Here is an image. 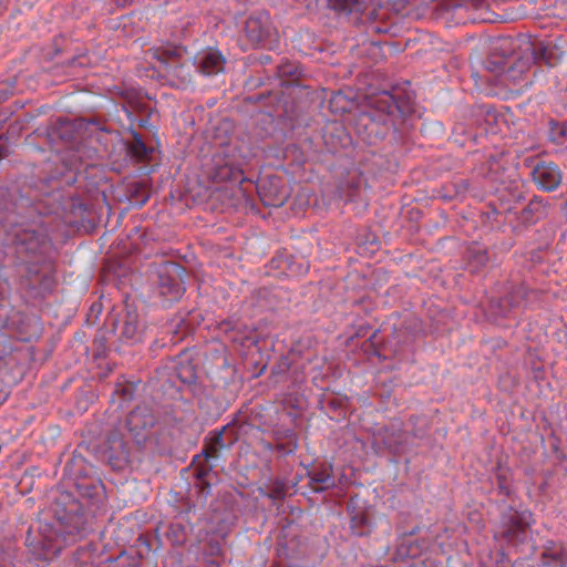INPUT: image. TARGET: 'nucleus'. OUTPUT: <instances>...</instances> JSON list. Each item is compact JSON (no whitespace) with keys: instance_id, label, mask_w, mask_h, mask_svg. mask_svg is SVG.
<instances>
[{"instance_id":"nucleus-1","label":"nucleus","mask_w":567,"mask_h":567,"mask_svg":"<svg viewBox=\"0 0 567 567\" xmlns=\"http://www.w3.org/2000/svg\"><path fill=\"white\" fill-rule=\"evenodd\" d=\"M52 513L58 522L65 527L69 535H78L84 530L86 518L83 505L69 492H61L52 503Z\"/></svg>"},{"instance_id":"nucleus-2","label":"nucleus","mask_w":567,"mask_h":567,"mask_svg":"<svg viewBox=\"0 0 567 567\" xmlns=\"http://www.w3.org/2000/svg\"><path fill=\"white\" fill-rule=\"evenodd\" d=\"M278 41V32L272 25L269 13L260 12L251 16L245 22L241 45L244 50L272 48Z\"/></svg>"},{"instance_id":"nucleus-3","label":"nucleus","mask_w":567,"mask_h":567,"mask_svg":"<svg viewBox=\"0 0 567 567\" xmlns=\"http://www.w3.org/2000/svg\"><path fill=\"white\" fill-rule=\"evenodd\" d=\"M154 276L153 282L164 300L173 302L182 298L185 292L184 278L186 277L184 267L173 261H166L156 267Z\"/></svg>"},{"instance_id":"nucleus-4","label":"nucleus","mask_w":567,"mask_h":567,"mask_svg":"<svg viewBox=\"0 0 567 567\" xmlns=\"http://www.w3.org/2000/svg\"><path fill=\"white\" fill-rule=\"evenodd\" d=\"M7 245L16 248L20 255H38L47 250L50 243L48 237L34 229L24 228L19 224H12L11 228L4 229Z\"/></svg>"},{"instance_id":"nucleus-5","label":"nucleus","mask_w":567,"mask_h":567,"mask_svg":"<svg viewBox=\"0 0 567 567\" xmlns=\"http://www.w3.org/2000/svg\"><path fill=\"white\" fill-rule=\"evenodd\" d=\"M533 514L529 511L519 512L508 507L501 519V532L495 536L508 544H519L526 538L532 524Z\"/></svg>"},{"instance_id":"nucleus-6","label":"nucleus","mask_w":567,"mask_h":567,"mask_svg":"<svg viewBox=\"0 0 567 567\" xmlns=\"http://www.w3.org/2000/svg\"><path fill=\"white\" fill-rule=\"evenodd\" d=\"M157 423V417L151 406L137 405L126 416V427L134 443L138 447H145L152 439L151 430Z\"/></svg>"},{"instance_id":"nucleus-7","label":"nucleus","mask_w":567,"mask_h":567,"mask_svg":"<svg viewBox=\"0 0 567 567\" xmlns=\"http://www.w3.org/2000/svg\"><path fill=\"white\" fill-rule=\"evenodd\" d=\"M236 441L237 433L234 431L231 424H227L219 431L212 433V436L206 441L202 453L194 456V461L197 462L203 456L206 460L217 458L220 450L229 449Z\"/></svg>"},{"instance_id":"nucleus-8","label":"nucleus","mask_w":567,"mask_h":567,"mask_svg":"<svg viewBox=\"0 0 567 567\" xmlns=\"http://www.w3.org/2000/svg\"><path fill=\"white\" fill-rule=\"evenodd\" d=\"M104 457L109 464L116 471L123 470L130 462V449L123 435L117 431H112L106 440Z\"/></svg>"},{"instance_id":"nucleus-9","label":"nucleus","mask_w":567,"mask_h":567,"mask_svg":"<svg viewBox=\"0 0 567 567\" xmlns=\"http://www.w3.org/2000/svg\"><path fill=\"white\" fill-rule=\"evenodd\" d=\"M257 189L265 206L280 207L289 197L287 189L282 185V181L276 176L261 179Z\"/></svg>"},{"instance_id":"nucleus-10","label":"nucleus","mask_w":567,"mask_h":567,"mask_svg":"<svg viewBox=\"0 0 567 567\" xmlns=\"http://www.w3.org/2000/svg\"><path fill=\"white\" fill-rule=\"evenodd\" d=\"M532 178L540 189L553 192L559 187L563 174L557 164L540 162L533 168Z\"/></svg>"},{"instance_id":"nucleus-11","label":"nucleus","mask_w":567,"mask_h":567,"mask_svg":"<svg viewBox=\"0 0 567 567\" xmlns=\"http://www.w3.org/2000/svg\"><path fill=\"white\" fill-rule=\"evenodd\" d=\"M307 476L309 478L308 486L315 493L326 492L337 485L333 467L330 463L315 465L311 470H308Z\"/></svg>"},{"instance_id":"nucleus-12","label":"nucleus","mask_w":567,"mask_h":567,"mask_svg":"<svg viewBox=\"0 0 567 567\" xmlns=\"http://www.w3.org/2000/svg\"><path fill=\"white\" fill-rule=\"evenodd\" d=\"M21 208L16 193L8 189L0 190V224L6 229L11 228L12 224H18L17 216L21 215Z\"/></svg>"},{"instance_id":"nucleus-13","label":"nucleus","mask_w":567,"mask_h":567,"mask_svg":"<svg viewBox=\"0 0 567 567\" xmlns=\"http://www.w3.org/2000/svg\"><path fill=\"white\" fill-rule=\"evenodd\" d=\"M74 487L82 498L91 504H101L105 499V488L101 480L82 477L74 482Z\"/></svg>"},{"instance_id":"nucleus-14","label":"nucleus","mask_w":567,"mask_h":567,"mask_svg":"<svg viewBox=\"0 0 567 567\" xmlns=\"http://www.w3.org/2000/svg\"><path fill=\"white\" fill-rule=\"evenodd\" d=\"M147 54L158 61L163 65L164 72L167 71L169 66L178 63L179 60L186 54V49L181 45L175 44H165L161 47L151 48L147 51Z\"/></svg>"},{"instance_id":"nucleus-15","label":"nucleus","mask_w":567,"mask_h":567,"mask_svg":"<svg viewBox=\"0 0 567 567\" xmlns=\"http://www.w3.org/2000/svg\"><path fill=\"white\" fill-rule=\"evenodd\" d=\"M512 49V40L503 39L497 42L494 51L487 59L486 69L487 71L495 73L498 76H503L505 69L511 62L508 60V55H505L504 52Z\"/></svg>"},{"instance_id":"nucleus-16","label":"nucleus","mask_w":567,"mask_h":567,"mask_svg":"<svg viewBox=\"0 0 567 567\" xmlns=\"http://www.w3.org/2000/svg\"><path fill=\"white\" fill-rule=\"evenodd\" d=\"M210 177L215 183H224V182H238L243 183L244 172L237 166L233 165L228 161H224L223 158L215 157V166L213 172L210 173Z\"/></svg>"},{"instance_id":"nucleus-17","label":"nucleus","mask_w":567,"mask_h":567,"mask_svg":"<svg viewBox=\"0 0 567 567\" xmlns=\"http://www.w3.org/2000/svg\"><path fill=\"white\" fill-rule=\"evenodd\" d=\"M226 60L218 50L208 49L203 52L198 61V69L203 74L214 75L224 70Z\"/></svg>"},{"instance_id":"nucleus-18","label":"nucleus","mask_w":567,"mask_h":567,"mask_svg":"<svg viewBox=\"0 0 567 567\" xmlns=\"http://www.w3.org/2000/svg\"><path fill=\"white\" fill-rule=\"evenodd\" d=\"M547 215V203L540 197L535 196L528 205L522 210L520 218L525 223L534 224Z\"/></svg>"},{"instance_id":"nucleus-19","label":"nucleus","mask_w":567,"mask_h":567,"mask_svg":"<svg viewBox=\"0 0 567 567\" xmlns=\"http://www.w3.org/2000/svg\"><path fill=\"white\" fill-rule=\"evenodd\" d=\"M328 8L338 14L362 13L367 9V0H328Z\"/></svg>"},{"instance_id":"nucleus-20","label":"nucleus","mask_w":567,"mask_h":567,"mask_svg":"<svg viewBox=\"0 0 567 567\" xmlns=\"http://www.w3.org/2000/svg\"><path fill=\"white\" fill-rule=\"evenodd\" d=\"M165 75L176 87H184L192 81L190 68L186 66L183 60L169 66L167 71H165Z\"/></svg>"},{"instance_id":"nucleus-21","label":"nucleus","mask_w":567,"mask_h":567,"mask_svg":"<svg viewBox=\"0 0 567 567\" xmlns=\"http://www.w3.org/2000/svg\"><path fill=\"white\" fill-rule=\"evenodd\" d=\"M466 264L471 272H478L485 268L489 261L486 249L477 246H471L466 250Z\"/></svg>"},{"instance_id":"nucleus-22","label":"nucleus","mask_w":567,"mask_h":567,"mask_svg":"<svg viewBox=\"0 0 567 567\" xmlns=\"http://www.w3.org/2000/svg\"><path fill=\"white\" fill-rule=\"evenodd\" d=\"M121 336L126 340H136L140 336L138 315L134 310H127L121 326Z\"/></svg>"},{"instance_id":"nucleus-23","label":"nucleus","mask_w":567,"mask_h":567,"mask_svg":"<svg viewBox=\"0 0 567 567\" xmlns=\"http://www.w3.org/2000/svg\"><path fill=\"white\" fill-rule=\"evenodd\" d=\"M547 559L557 563L559 567H567V550L560 546H556L553 542H549L542 554L543 565L550 564Z\"/></svg>"},{"instance_id":"nucleus-24","label":"nucleus","mask_w":567,"mask_h":567,"mask_svg":"<svg viewBox=\"0 0 567 567\" xmlns=\"http://www.w3.org/2000/svg\"><path fill=\"white\" fill-rule=\"evenodd\" d=\"M364 182L360 175H353L339 186L340 196L347 202L354 200Z\"/></svg>"},{"instance_id":"nucleus-25","label":"nucleus","mask_w":567,"mask_h":567,"mask_svg":"<svg viewBox=\"0 0 567 567\" xmlns=\"http://www.w3.org/2000/svg\"><path fill=\"white\" fill-rule=\"evenodd\" d=\"M528 290L524 284L508 285L506 288V299L513 309L519 308L527 298Z\"/></svg>"},{"instance_id":"nucleus-26","label":"nucleus","mask_w":567,"mask_h":567,"mask_svg":"<svg viewBox=\"0 0 567 567\" xmlns=\"http://www.w3.org/2000/svg\"><path fill=\"white\" fill-rule=\"evenodd\" d=\"M379 435L382 437L383 444L390 450H396L403 442V433L394 426L384 427Z\"/></svg>"},{"instance_id":"nucleus-27","label":"nucleus","mask_w":567,"mask_h":567,"mask_svg":"<svg viewBox=\"0 0 567 567\" xmlns=\"http://www.w3.org/2000/svg\"><path fill=\"white\" fill-rule=\"evenodd\" d=\"M128 150L131 155L140 162L147 161L153 153V148L146 146L141 136L137 134L134 135Z\"/></svg>"},{"instance_id":"nucleus-28","label":"nucleus","mask_w":567,"mask_h":567,"mask_svg":"<svg viewBox=\"0 0 567 567\" xmlns=\"http://www.w3.org/2000/svg\"><path fill=\"white\" fill-rule=\"evenodd\" d=\"M375 106L382 112L391 114L394 110L403 112L404 110L399 104L398 99L389 92H383L375 101Z\"/></svg>"},{"instance_id":"nucleus-29","label":"nucleus","mask_w":567,"mask_h":567,"mask_svg":"<svg viewBox=\"0 0 567 567\" xmlns=\"http://www.w3.org/2000/svg\"><path fill=\"white\" fill-rule=\"evenodd\" d=\"M513 310L512 306L508 305L506 297L492 299L489 302V312L495 320L506 318Z\"/></svg>"},{"instance_id":"nucleus-30","label":"nucleus","mask_w":567,"mask_h":567,"mask_svg":"<svg viewBox=\"0 0 567 567\" xmlns=\"http://www.w3.org/2000/svg\"><path fill=\"white\" fill-rule=\"evenodd\" d=\"M167 539L173 546H182L186 543V528L181 523H172L166 533Z\"/></svg>"},{"instance_id":"nucleus-31","label":"nucleus","mask_w":567,"mask_h":567,"mask_svg":"<svg viewBox=\"0 0 567 567\" xmlns=\"http://www.w3.org/2000/svg\"><path fill=\"white\" fill-rule=\"evenodd\" d=\"M528 58L532 59V63L536 61H544L549 63V51L548 48L543 42L530 43L527 48Z\"/></svg>"},{"instance_id":"nucleus-32","label":"nucleus","mask_w":567,"mask_h":567,"mask_svg":"<svg viewBox=\"0 0 567 567\" xmlns=\"http://www.w3.org/2000/svg\"><path fill=\"white\" fill-rule=\"evenodd\" d=\"M350 528L352 533L357 536H367L370 534V529L368 527V517L364 513H358L352 516L350 522Z\"/></svg>"},{"instance_id":"nucleus-33","label":"nucleus","mask_w":567,"mask_h":567,"mask_svg":"<svg viewBox=\"0 0 567 567\" xmlns=\"http://www.w3.org/2000/svg\"><path fill=\"white\" fill-rule=\"evenodd\" d=\"M175 370L176 375L183 383H195L197 375L193 365L179 363Z\"/></svg>"},{"instance_id":"nucleus-34","label":"nucleus","mask_w":567,"mask_h":567,"mask_svg":"<svg viewBox=\"0 0 567 567\" xmlns=\"http://www.w3.org/2000/svg\"><path fill=\"white\" fill-rule=\"evenodd\" d=\"M209 460H206L204 456L195 462L193 460L192 466L194 468V477L196 481H204L208 476V474L212 472L213 466L208 464Z\"/></svg>"},{"instance_id":"nucleus-35","label":"nucleus","mask_w":567,"mask_h":567,"mask_svg":"<svg viewBox=\"0 0 567 567\" xmlns=\"http://www.w3.org/2000/svg\"><path fill=\"white\" fill-rule=\"evenodd\" d=\"M509 65L517 69L518 72H523L524 74L529 70L532 65V59L528 55L520 56L518 54L512 53L508 54Z\"/></svg>"},{"instance_id":"nucleus-36","label":"nucleus","mask_w":567,"mask_h":567,"mask_svg":"<svg viewBox=\"0 0 567 567\" xmlns=\"http://www.w3.org/2000/svg\"><path fill=\"white\" fill-rule=\"evenodd\" d=\"M487 165V172L485 176L489 178L493 182H503V175L501 171H503V167L501 163L496 158H489L486 163Z\"/></svg>"},{"instance_id":"nucleus-37","label":"nucleus","mask_w":567,"mask_h":567,"mask_svg":"<svg viewBox=\"0 0 567 567\" xmlns=\"http://www.w3.org/2000/svg\"><path fill=\"white\" fill-rule=\"evenodd\" d=\"M277 71L280 78H292L299 74L298 66L289 61L280 63Z\"/></svg>"},{"instance_id":"nucleus-38","label":"nucleus","mask_w":567,"mask_h":567,"mask_svg":"<svg viewBox=\"0 0 567 567\" xmlns=\"http://www.w3.org/2000/svg\"><path fill=\"white\" fill-rule=\"evenodd\" d=\"M287 494V485L284 482L276 481L269 488L268 497L272 499H284Z\"/></svg>"},{"instance_id":"nucleus-39","label":"nucleus","mask_w":567,"mask_h":567,"mask_svg":"<svg viewBox=\"0 0 567 567\" xmlns=\"http://www.w3.org/2000/svg\"><path fill=\"white\" fill-rule=\"evenodd\" d=\"M73 128H74V125L68 120L58 122L59 136L62 140L72 141L73 140V135H72Z\"/></svg>"},{"instance_id":"nucleus-40","label":"nucleus","mask_w":567,"mask_h":567,"mask_svg":"<svg viewBox=\"0 0 567 567\" xmlns=\"http://www.w3.org/2000/svg\"><path fill=\"white\" fill-rule=\"evenodd\" d=\"M523 75H524L523 72H518L517 69L507 64L505 72L503 74V78L505 81L516 84L517 82H519L522 80Z\"/></svg>"},{"instance_id":"nucleus-41","label":"nucleus","mask_w":567,"mask_h":567,"mask_svg":"<svg viewBox=\"0 0 567 567\" xmlns=\"http://www.w3.org/2000/svg\"><path fill=\"white\" fill-rule=\"evenodd\" d=\"M497 481H498L499 493L505 495V496H509L511 493H512V489H511V486H509L508 481L506 478V475L503 474V473H498L497 474Z\"/></svg>"},{"instance_id":"nucleus-42","label":"nucleus","mask_w":567,"mask_h":567,"mask_svg":"<svg viewBox=\"0 0 567 567\" xmlns=\"http://www.w3.org/2000/svg\"><path fill=\"white\" fill-rule=\"evenodd\" d=\"M275 449L280 452L281 454H291L297 449V442L296 441H288L286 443H278L276 444Z\"/></svg>"},{"instance_id":"nucleus-43","label":"nucleus","mask_w":567,"mask_h":567,"mask_svg":"<svg viewBox=\"0 0 567 567\" xmlns=\"http://www.w3.org/2000/svg\"><path fill=\"white\" fill-rule=\"evenodd\" d=\"M196 487H198L200 492H205L209 489L210 483L206 478H204L202 482L196 481Z\"/></svg>"},{"instance_id":"nucleus-44","label":"nucleus","mask_w":567,"mask_h":567,"mask_svg":"<svg viewBox=\"0 0 567 567\" xmlns=\"http://www.w3.org/2000/svg\"><path fill=\"white\" fill-rule=\"evenodd\" d=\"M207 567H219V561L215 560V559H212V560H209Z\"/></svg>"},{"instance_id":"nucleus-45","label":"nucleus","mask_w":567,"mask_h":567,"mask_svg":"<svg viewBox=\"0 0 567 567\" xmlns=\"http://www.w3.org/2000/svg\"><path fill=\"white\" fill-rule=\"evenodd\" d=\"M75 63H78L79 65H83V62L81 61V58H75V59H73V60L71 61V64H72V65H73V64H75Z\"/></svg>"},{"instance_id":"nucleus-46","label":"nucleus","mask_w":567,"mask_h":567,"mask_svg":"<svg viewBox=\"0 0 567 567\" xmlns=\"http://www.w3.org/2000/svg\"><path fill=\"white\" fill-rule=\"evenodd\" d=\"M2 140V136L0 135V141ZM4 157V150L2 145L0 144V159Z\"/></svg>"},{"instance_id":"nucleus-47","label":"nucleus","mask_w":567,"mask_h":567,"mask_svg":"<svg viewBox=\"0 0 567 567\" xmlns=\"http://www.w3.org/2000/svg\"><path fill=\"white\" fill-rule=\"evenodd\" d=\"M123 395L131 398L132 396V392L130 390H127V389H124L123 390Z\"/></svg>"},{"instance_id":"nucleus-48","label":"nucleus","mask_w":567,"mask_h":567,"mask_svg":"<svg viewBox=\"0 0 567 567\" xmlns=\"http://www.w3.org/2000/svg\"><path fill=\"white\" fill-rule=\"evenodd\" d=\"M398 142H401L403 143L404 142V136L403 134H400L398 137H395Z\"/></svg>"},{"instance_id":"nucleus-49","label":"nucleus","mask_w":567,"mask_h":567,"mask_svg":"<svg viewBox=\"0 0 567 567\" xmlns=\"http://www.w3.org/2000/svg\"><path fill=\"white\" fill-rule=\"evenodd\" d=\"M117 2H121L123 6L132 2V0H116Z\"/></svg>"},{"instance_id":"nucleus-50","label":"nucleus","mask_w":567,"mask_h":567,"mask_svg":"<svg viewBox=\"0 0 567 567\" xmlns=\"http://www.w3.org/2000/svg\"><path fill=\"white\" fill-rule=\"evenodd\" d=\"M462 186L464 187V189H467V187H468V182H467V181H463V182H462Z\"/></svg>"},{"instance_id":"nucleus-51","label":"nucleus","mask_w":567,"mask_h":567,"mask_svg":"<svg viewBox=\"0 0 567 567\" xmlns=\"http://www.w3.org/2000/svg\"><path fill=\"white\" fill-rule=\"evenodd\" d=\"M360 120H361V121H370V117H368L367 115H362V116L360 117Z\"/></svg>"},{"instance_id":"nucleus-52","label":"nucleus","mask_w":567,"mask_h":567,"mask_svg":"<svg viewBox=\"0 0 567 567\" xmlns=\"http://www.w3.org/2000/svg\"><path fill=\"white\" fill-rule=\"evenodd\" d=\"M223 125H224L226 128H228V127L230 126V123H229V122H227V121H225V122L223 123Z\"/></svg>"},{"instance_id":"nucleus-53","label":"nucleus","mask_w":567,"mask_h":567,"mask_svg":"<svg viewBox=\"0 0 567 567\" xmlns=\"http://www.w3.org/2000/svg\"><path fill=\"white\" fill-rule=\"evenodd\" d=\"M227 144H228V142H225V141H221V142L219 143V145H220V146H225V145H227Z\"/></svg>"},{"instance_id":"nucleus-54","label":"nucleus","mask_w":567,"mask_h":567,"mask_svg":"<svg viewBox=\"0 0 567 567\" xmlns=\"http://www.w3.org/2000/svg\"><path fill=\"white\" fill-rule=\"evenodd\" d=\"M267 449H268V450H271V449H272V445H271V444H267Z\"/></svg>"},{"instance_id":"nucleus-55","label":"nucleus","mask_w":567,"mask_h":567,"mask_svg":"<svg viewBox=\"0 0 567 567\" xmlns=\"http://www.w3.org/2000/svg\"><path fill=\"white\" fill-rule=\"evenodd\" d=\"M213 550H214V551H215V550H219V547L215 546V547H213Z\"/></svg>"},{"instance_id":"nucleus-56","label":"nucleus","mask_w":567,"mask_h":567,"mask_svg":"<svg viewBox=\"0 0 567 567\" xmlns=\"http://www.w3.org/2000/svg\"><path fill=\"white\" fill-rule=\"evenodd\" d=\"M272 567H281L279 564H275Z\"/></svg>"}]
</instances>
